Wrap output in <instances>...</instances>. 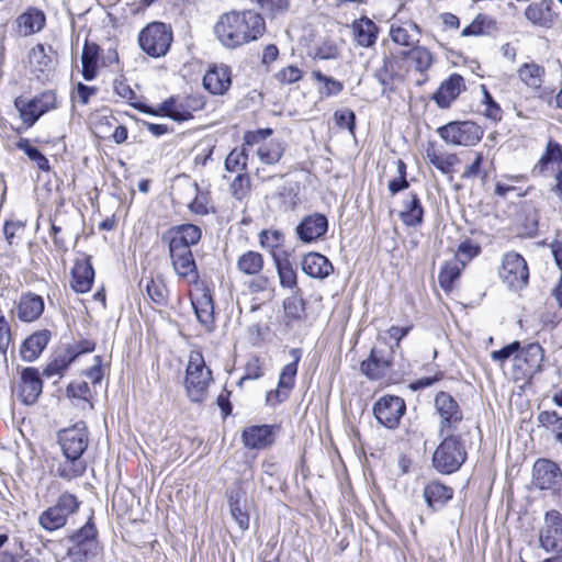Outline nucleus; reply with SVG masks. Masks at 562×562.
Wrapping results in <instances>:
<instances>
[{"label":"nucleus","mask_w":562,"mask_h":562,"mask_svg":"<svg viewBox=\"0 0 562 562\" xmlns=\"http://www.w3.org/2000/svg\"><path fill=\"white\" fill-rule=\"evenodd\" d=\"M497 22L486 15L477 14L471 24L465 26L461 35L462 36H480V35H492L497 32Z\"/></svg>","instance_id":"nucleus-42"},{"label":"nucleus","mask_w":562,"mask_h":562,"mask_svg":"<svg viewBox=\"0 0 562 562\" xmlns=\"http://www.w3.org/2000/svg\"><path fill=\"white\" fill-rule=\"evenodd\" d=\"M279 199L284 210H293L299 203V186L295 183H286L281 187Z\"/></svg>","instance_id":"nucleus-58"},{"label":"nucleus","mask_w":562,"mask_h":562,"mask_svg":"<svg viewBox=\"0 0 562 562\" xmlns=\"http://www.w3.org/2000/svg\"><path fill=\"white\" fill-rule=\"evenodd\" d=\"M16 148L22 150L30 160L35 162L38 169L42 171L49 170L48 159L36 147L32 146L27 138L19 139Z\"/></svg>","instance_id":"nucleus-52"},{"label":"nucleus","mask_w":562,"mask_h":562,"mask_svg":"<svg viewBox=\"0 0 562 562\" xmlns=\"http://www.w3.org/2000/svg\"><path fill=\"white\" fill-rule=\"evenodd\" d=\"M481 90L483 93L482 104L484 106L483 114L493 122L502 120V109L497 102L493 99L487 88L482 85Z\"/></svg>","instance_id":"nucleus-56"},{"label":"nucleus","mask_w":562,"mask_h":562,"mask_svg":"<svg viewBox=\"0 0 562 562\" xmlns=\"http://www.w3.org/2000/svg\"><path fill=\"white\" fill-rule=\"evenodd\" d=\"M56 94L52 90L42 92L27 102L16 99L14 104L19 110L20 117L26 127L33 126L45 113L56 108Z\"/></svg>","instance_id":"nucleus-9"},{"label":"nucleus","mask_w":562,"mask_h":562,"mask_svg":"<svg viewBox=\"0 0 562 562\" xmlns=\"http://www.w3.org/2000/svg\"><path fill=\"white\" fill-rule=\"evenodd\" d=\"M16 29L22 36H29L42 31L46 23L43 11L31 8L20 14L16 19Z\"/></svg>","instance_id":"nucleus-30"},{"label":"nucleus","mask_w":562,"mask_h":562,"mask_svg":"<svg viewBox=\"0 0 562 562\" xmlns=\"http://www.w3.org/2000/svg\"><path fill=\"white\" fill-rule=\"evenodd\" d=\"M463 267L456 260L448 261L440 270L438 276L439 285L449 292L453 288L454 281L460 277Z\"/></svg>","instance_id":"nucleus-51"},{"label":"nucleus","mask_w":562,"mask_h":562,"mask_svg":"<svg viewBox=\"0 0 562 562\" xmlns=\"http://www.w3.org/2000/svg\"><path fill=\"white\" fill-rule=\"evenodd\" d=\"M71 288L77 293L90 291L94 279V270L89 260L77 261L71 270Z\"/></svg>","instance_id":"nucleus-32"},{"label":"nucleus","mask_w":562,"mask_h":562,"mask_svg":"<svg viewBox=\"0 0 562 562\" xmlns=\"http://www.w3.org/2000/svg\"><path fill=\"white\" fill-rule=\"evenodd\" d=\"M562 162V145L558 142L550 139L547 144L544 153L541 155L539 161L535 166V171L539 175L547 177L549 173L550 165H560Z\"/></svg>","instance_id":"nucleus-40"},{"label":"nucleus","mask_w":562,"mask_h":562,"mask_svg":"<svg viewBox=\"0 0 562 562\" xmlns=\"http://www.w3.org/2000/svg\"><path fill=\"white\" fill-rule=\"evenodd\" d=\"M172 42L170 26L162 22H153L144 27L138 35L140 48L149 56L158 58L165 56Z\"/></svg>","instance_id":"nucleus-6"},{"label":"nucleus","mask_w":562,"mask_h":562,"mask_svg":"<svg viewBox=\"0 0 562 562\" xmlns=\"http://www.w3.org/2000/svg\"><path fill=\"white\" fill-rule=\"evenodd\" d=\"M424 496L429 507L441 508L453 496V490L439 482H430L424 490Z\"/></svg>","instance_id":"nucleus-38"},{"label":"nucleus","mask_w":562,"mask_h":562,"mask_svg":"<svg viewBox=\"0 0 562 562\" xmlns=\"http://www.w3.org/2000/svg\"><path fill=\"white\" fill-rule=\"evenodd\" d=\"M52 334L42 329L30 335L20 348L21 358L26 362L35 361L49 342Z\"/></svg>","instance_id":"nucleus-26"},{"label":"nucleus","mask_w":562,"mask_h":562,"mask_svg":"<svg viewBox=\"0 0 562 562\" xmlns=\"http://www.w3.org/2000/svg\"><path fill=\"white\" fill-rule=\"evenodd\" d=\"M391 351L386 347L372 348L370 356L361 363V371L371 380H378L385 375L391 366Z\"/></svg>","instance_id":"nucleus-20"},{"label":"nucleus","mask_w":562,"mask_h":562,"mask_svg":"<svg viewBox=\"0 0 562 562\" xmlns=\"http://www.w3.org/2000/svg\"><path fill=\"white\" fill-rule=\"evenodd\" d=\"M283 308L289 321H302L305 318V303L297 294L286 297L283 302Z\"/></svg>","instance_id":"nucleus-54"},{"label":"nucleus","mask_w":562,"mask_h":562,"mask_svg":"<svg viewBox=\"0 0 562 562\" xmlns=\"http://www.w3.org/2000/svg\"><path fill=\"white\" fill-rule=\"evenodd\" d=\"M397 176L389 182V190L392 195L408 188L409 183L406 179V164L398 159L395 162Z\"/></svg>","instance_id":"nucleus-59"},{"label":"nucleus","mask_w":562,"mask_h":562,"mask_svg":"<svg viewBox=\"0 0 562 562\" xmlns=\"http://www.w3.org/2000/svg\"><path fill=\"white\" fill-rule=\"evenodd\" d=\"M201 235V229L196 225L183 224L170 228L164 238L168 240L169 246L191 249V246L199 243Z\"/></svg>","instance_id":"nucleus-22"},{"label":"nucleus","mask_w":562,"mask_h":562,"mask_svg":"<svg viewBox=\"0 0 562 562\" xmlns=\"http://www.w3.org/2000/svg\"><path fill=\"white\" fill-rule=\"evenodd\" d=\"M188 189L194 194V199L188 204L190 211L198 215H206L209 213V200L206 194L200 192L196 182L188 183Z\"/></svg>","instance_id":"nucleus-55"},{"label":"nucleus","mask_w":562,"mask_h":562,"mask_svg":"<svg viewBox=\"0 0 562 562\" xmlns=\"http://www.w3.org/2000/svg\"><path fill=\"white\" fill-rule=\"evenodd\" d=\"M405 411L404 400L393 395L381 397L373 406V414L376 420L389 429H394L398 426Z\"/></svg>","instance_id":"nucleus-14"},{"label":"nucleus","mask_w":562,"mask_h":562,"mask_svg":"<svg viewBox=\"0 0 562 562\" xmlns=\"http://www.w3.org/2000/svg\"><path fill=\"white\" fill-rule=\"evenodd\" d=\"M389 35L394 44L412 48L418 45L422 29L411 20L398 23L394 21L390 25Z\"/></svg>","instance_id":"nucleus-18"},{"label":"nucleus","mask_w":562,"mask_h":562,"mask_svg":"<svg viewBox=\"0 0 562 562\" xmlns=\"http://www.w3.org/2000/svg\"><path fill=\"white\" fill-rule=\"evenodd\" d=\"M334 120L339 128H347L351 134H355L356 114L350 109L337 110L334 113Z\"/></svg>","instance_id":"nucleus-62"},{"label":"nucleus","mask_w":562,"mask_h":562,"mask_svg":"<svg viewBox=\"0 0 562 562\" xmlns=\"http://www.w3.org/2000/svg\"><path fill=\"white\" fill-rule=\"evenodd\" d=\"M58 442L65 461L58 464L56 474L68 481L81 476L87 470V463L82 459V454L89 445L86 424L80 422L59 431Z\"/></svg>","instance_id":"nucleus-2"},{"label":"nucleus","mask_w":562,"mask_h":562,"mask_svg":"<svg viewBox=\"0 0 562 562\" xmlns=\"http://www.w3.org/2000/svg\"><path fill=\"white\" fill-rule=\"evenodd\" d=\"M499 277L509 289L525 288L529 280V270L524 257L517 252L504 255Z\"/></svg>","instance_id":"nucleus-10"},{"label":"nucleus","mask_w":562,"mask_h":562,"mask_svg":"<svg viewBox=\"0 0 562 562\" xmlns=\"http://www.w3.org/2000/svg\"><path fill=\"white\" fill-rule=\"evenodd\" d=\"M540 547L547 552L562 553V514L551 509L546 513L539 531Z\"/></svg>","instance_id":"nucleus-12"},{"label":"nucleus","mask_w":562,"mask_h":562,"mask_svg":"<svg viewBox=\"0 0 562 562\" xmlns=\"http://www.w3.org/2000/svg\"><path fill=\"white\" fill-rule=\"evenodd\" d=\"M560 475V468L553 461L539 459L533 464L532 481L540 490L551 488L558 482Z\"/></svg>","instance_id":"nucleus-24"},{"label":"nucleus","mask_w":562,"mask_h":562,"mask_svg":"<svg viewBox=\"0 0 562 562\" xmlns=\"http://www.w3.org/2000/svg\"><path fill=\"white\" fill-rule=\"evenodd\" d=\"M80 502L68 492L63 493L55 505L45 509L38 517V524L47 531H55L63 528L68 518L78 512Z\"/></svg>","instance_id":"nucleus-5"},{"label":"nucleus","mask_w":562,"mask_h":562,"mask_svg":"<svg viewBox=\"0 0 562 562\" xmlns=\"http://www.w3.org/2000/svg\"><path fill=\"white\" fill-rule=\"evenodd\" d=\"M400 216L407 226H417L423 222L424 209L416 193H408L407 198L403 201V210Z\"/></svg>","instance_id":"nucleus-36"},{"label":"nucleus","mask_w":562,"mask_h":562,"mask_svg":"<svg viewBox=\"0 0 562 562\" xmlns=\"http://www.w3.org/2000/svg\"><path fill=\"white\" fill-rule=\"evenodd\" d=\"M432 454V467L442 474L457 472L467 460V450L460 438L453 434H445Z\"/></svg>","instance_id":"nucleus-3"},{"label":"nucleus","mask_w":562,"mask_h":562,"mask_svg":"<svg viewBox=\"0 0 562 562\" xmlns=\"http://www.w3.org/2000/svg\"><path fill=\"white\" fill-rule=\"evenodd\" d=\"M516 359L518 366H520V362H524L526 364L525 372L527 374L533 375L541 371V366L543 361V349L537 342L528 344L516 356Z\"/></svg>","instance_id":"nucleus-34"},{"label":"nucleus","mask_w":562,"mask_h":562,"mask_svg":"<svg viewBox=\"0 0 562 562\" xmlns=\"http://www.w3.org/2000/svg\"><path fill=\"white\" fill-rule=\"evenodd\" d=\"M99 54V45L93 42L86 41L81 54V74L87 81H91L97 77Z\"/></svg>","instance_id":"nucleus-37"},{"label":"nucleus","mask_w":562,"mask_h":562,"mask_svg":"<svg viewBox=\"0 0 562 562\" xmlns=\"http://www.w3.org/2000/svg\"><path fill=\"white\" fill-rule=\"evenodd\" d=\"M312 76L318 82L324 83V87L321 92H322V94H324L326 97L337 95L344 89L342 82L334 79L333 77L325 76L319 70H314L312 72Z\"/></svg>","instance_id":"nucleus-57"},{"label":"nucleus","mask_w":562,"mask_h":562,"mask_svg":"<svg viewBox=\"0 0 562 562\" xmlns=\"http://www.w3.org/2000/svg\"><path fill=\"white\" fill-rule=\"evenodd\" d=\"M57 64V52L50 45L40 43L27 53L29 69L38 80H47Z\"/></svg>","instance_id":"nucleus-11"},{"label":"nucleus","mask_w":562,"mask_h":562,"mask_svg":"<svg viewBox=\"0 0 562 562\" xmlns=\"http://www.w3.org/2000/svg\"><path fill=\"white\" fill-rule=\"evenodd\" d=\"M69 541L71 546L68 548V557L71 562H88L100 551L97 529L90 521L74 533Z\"/></svg>","instance_id":"nucleus-7"},{"label":"nucleus","mask_w":562,"mask_h":562,"mask_svg":"<svg viewBox=\"0 0 562 562\" xmlns=\"http://www.w3.org/2000/svg\"><path fill=\"white\" fill-rule=\"evenodd\" d=\"M480 250L479 245L467 239L459 245L454 260L461 263L462 267H465L467 262L480 254Z\"/></svg>","instance_id":"nucleus-60"},{"label":"nucleus","mask_w":562,"mask_h":562,"mask_svg":"<svg viewBox=\"0 0 562 562\" xmlns=\"http://www.w3.org/2000/svg\"><path fill=\"white\" fill-rule=\"evenodd\" d=\"M212 381V371L205 366L200 351H192L189 357L186 375V390L193 402H202L206 396L207 387Z\"/></svg>","instance_id":"nucleus-4"},{"label":"nucleus","mask_w":562,"mask_h":562,"mask_svg":"<svg viewBox=\"0 0 562 562\" xmlns=\"http://www.w3.org/2000/svg\"><path fill=\"white\" fill-rule=\"evenodd\" d=\"M403 59H408L411 66L424 75L434 64L432 53L425 46L416 45L402 53Z\"/></svg>","instance_id":"nucleus-35"},{"label":"nucleus","mask_w":562,"mask_h":562,"mask_svg":"<svg viewBox=\"0 0 562 562\" xmlns=\"http://www.w3.org/2000/svg\"><path fill=\"white\" fill-rule=\"evenodd\" d=\"M77 358V355L72 350H64L57 353L52 361L44 368L43 374L46 378L54 375H60L70 366V363Z\"/></svg>","instance_id":"nucleus-46"},{"label":"nucleus","mask_w":562,"mask_h":562,"mask_svg":"<svg viewBox=\"0 0 562 562\" xmlns=\"http://www.w3.org/2000/svg\"><path fill=\"white\" fill-rule=\"evenodd\" d=\"M289 353L292 361L283 367L279 376L278 389L267 394V401L272 404L283 402L289 396V393L295 383L297 366L302 357V349L292 348Z\"/></svg>","instance_id":"nucleus-15"},{"label":"nucleus","mask_w":562,"mask_h":562,"mask_svg":"<svg viewBox=\"0 0 562 562\" xmlns=\"http://www.w3.org/2000/svg\"><path fill=\"white\" fill-rule=\"evenodd\" d=\"M302 270L312 278L325 279L334 271V267L324 255L310 252L303 257Z\"/></svg>","instance_id":"nucleus-29"},{"label":"nucleus","mask_w":562,"mask_h":562,"mask_svg":"<svg viewBox=\"0 0 562 562\" xmlns=\"http://www.w3.org/2000/svg\"><path fill=\"white\" fill-rule=\"evenodd\" d=\"M551 7L552 0H542L541 2L531 3L526 8L525 16L535 25L551 27L554 20Z\"/></svg>","instance_id":"nucleus-33"},{"label":"nucleus","mask_w":562,"mask_h":562,"mask_svg":"<svg viewBox=\"0 0 562 562\" xmlns=\"http://www.w3.org/2000/svg\"><path fill=\"white\" fill-rule=\"evenodd\" d=\"M169 256L176 273L191 282L198 279L196 266L190 248L169 246Z\"/></svg>","instance_id":"nucleus-19"},{"label":"nucleus","mask_w":562,"mask_h":562,"mask_svg":"<svg viewBox=\"0 0 562 562\" xmlns=\"http://www.w3.org/2000/svg\"><path fill=\"white\" fill-rule=\"evenodd\" d=\"M263 263L265 260L261 254L248 250L238 257L236 267L245 276H257L263 269Z\"/></svg>","instance_id":"nucleus-43"},{"label":"nucleus","mask_w":562,"mask_h":562,"mask_svg":"<svg viewBox=\"0 0 562 562\" xmlns=\"http://www.w3.org/2000/svg\"><path fill=\"white\" fill-rule=\"evenodd\" d=\"M464 89V79L458 74H452L448 79L441 82L438 90L434 93V101L441 109L450 106L461 91Z\"/></svg>","instance_id":"nucleus-23"},{"label":"nucleus","mask_w":562,"mask_h":562,"mask_svg":"<svg viewBox=\"0 0 562 562\" xmlns=\"http://www.w3.org/2000/svg\"><path fill=\"white\" fill-rule=\"evenodd\" d=\"M283 144L276 139L270 140L269 143H263L257 149L259 160L266 165L277 164L283 156Z\"/></svg>","instance_id":"nucleus-48"},{"label":"nucleus","mask_w":562,"mask_h":562,"mask_svg":"<svg viewBox=\"0 0 562 562\" xmlns=\"http://www.w3.org/2000/svg\"><path fill=\"white\" fill-rule=\"evenodd\" d=\"M274 426L254 425L244 429L241 439L248 449H265L274 442Z\"/></svg>","instance_id":"nucleus-21"},{"label":"nucleus","mask_w":562,"mask_h":562,"mask_svg":"<svg viewBox=\"0 0 562 562\" xmlns=\"http://www.w3.org/2000/svg\"><path fill=\"white\" fill-rule=\"evenodd\" d=\"M145 291L148 297L157 305L165 306L168 301V290L162 279H146Z\"/></svg>","instance_id":"nucleus-49"},{"label":"nucleus","mask_w":562,"mask_h":562,"mask_svg":"<svg viewBox=\"0 0 562 562\" xmlns=\"http://www.w3.org/2000/svg\"><path fill=\"white\" fill-rule=\"evenodd\" d=\"M353 41L358 46L370 48L378 40L379 26L368 16H361L351 24Z\"/></svg>","instance_id":"nucleus-25"},{"label":"nucleus","mask_w":562,"mask_h":562,"mask_svg":"<svg viewBox=\"0 0 562 562\" xmlns=\"http://www.w3.org/2000/svg\"><path fill=\"white\" fill-rule=\"evenodd\" d=\"M538 422L553 435L557 442L562 445V415L555 411H543L539 413Z\"/></svg>","instance_id":"nucleus-47"},{"label":"nucleus","mask_w":562,"mask_h":562,"mask_svg":"<svg viewBox=\"0 0 562 562\" xmlns=\"http://www.w3.org/2000/svg\"><path fill=\"white\" fill-rule=\"evenodd\" d=\"M140 111L151 115L162 114L178 122L187 121L192 117L191 111L182 102H179L178 99L172 97L162 102L158 110L144 105Z\"/></svg>","instance_id":"nucleus-28"},{"label":"nucleus","mask_w":562,"mask_h":562,"mask_svg":"<svg viewBox=\"0 0 562 562\" xmlns=\"http://www.w3.org/2000/svg\"><path fill=\"white\" fill-rule=\"evenodd\" d=\"M426 157L436 169L445 175H451L453 166L459 161L456 154L438 153L434 147L427 148Z\"/></svg>","instance_id":"nucleus-44"},{"label":"nucleus","mask_w":562,"mask_h":562,"mask_svg":"<svg viewBox=\"0 0 562 562\" xmlns=\"http://www.w3.org/2000/svg\"><path fill=\"white\" fill-rule=\"evenodd\" d=\"M519 79L530 89L539 90L544 80L546 70L535 61L522 64L517 70Z\"/></svg>","instance_id":"nucleus-39"},{"label":"nucleus","mask_w":562,"mask_h":562,"mask_svg":"<svg viewBox=\"0 0 562 562\" xmlns=\"http://www.w3.org/2000/svg\"><path fill=\"white\" fill-rule=\"evenodd\" d=\"M248 161V154L246 148H234L225 159V169L229 172H239L246 170Z\"/></svg>","instance_id":"nucleus-53"},{"label":"nucleus","mask_w":562,"mask_h":562,"mask_svg":"<svg viewBox=\"0 0 562 562\" xmlns=\"http://www.w3.org/2000/svg\"><path fill=\"white\" fill-rule=\"evenodd\" d=\"M435 406L440 416V435L456 431L463 418L457 401L450 394L439 392L435 397Z\"/></svg>","instance_id":"nucleus-13"},{"label":"nucleus","mask_w":562,"mask_h":562,"mask_svg":"<svg viewBox=\"0 0 562 562\" xmlns=\"http://www.w3.org/2000/svg\"><path fill=\"white\" fill-rule=\"evenodd\" d=\"M213 30L224 47L235 49L260 38L266 32V21L254 10L231 11L220 15Z\"/></svg>","instance_id":"nucleus-1"},{"label":"nucleus","mask_w":562,"mask_h":562,"mask_svg":"<svg viewBox=\"0 0 562 562\" xmlns=\"http://www.w3.org/2000/svg\"><path fill=\"white\" fill-rule=\"evenodd\" d=\"M44 311V301L40 295L27 293L20 297L18 304V317L22 322L37 319Z\"/></svg>","instance_id":"nucleus-31"},{"label":"nucleus","mask_w":562,"mask_h":562,"mask_svg":"<svg viewBox=\"0 0 562 562\" xmlns=\"http://www.w3.org/2000/svg\"><path fill=\"white\" fill-rule=\"evenodd\" d=\"M397 74L395 70V63L392 57L384 56L382 65L375 70L374 78L378 82L383 86L382 92L384 93L387 89L391 90L390 86L396 78Z\"/></svg>","instance_id":"nucleus-50"},{"label":"nucleus","mask_w":562,"mask_h":562,"mask_svg":"<svg viewBox=\"0 0 562 562\" xmlns=\"http://www.w3.org/2000/svg\"><path fill=\"white\" fill-rule=\"evenodd\" d=\"M274 78L282 85L295 83L302 79V70L296 66L290 65L280 69L274 75Z\"/></svg>","instance_id":"nucleus-64"},{"label":"nucleus","mask_w":562,"mask_h":562,"mask_svg":"<svg viewBox=\"0 0 562 562\" xmlns=\"http://www.w3.org/2000/svg\"><path fill=\"white\" fill-rule=\"evenodd\" d=\"M232 83L231 70L227 66H215L203 77L204 88L213 94H223Z\"/></svg>","instance_id":"nucleus-27"},{"label":"nucleus","mask_w":562,"mask_h":562,"mask_svg":"<svg viewBox=\"0 0 562 562\" xmlns=\"http://www.w3.org/2000/svg\"><path fill=\"white\" fill-rule=\"evenodd\" d=\"M43 391V382L36 368L27 367L21 372L18 398L25 405H33Z\"/></svg>","instance_id":"nucleus-16"},{"label":"nucleus","mask_w":562,"mask_h":562,"mask_svg":"<svg viewBox=\"0 0 562 562\" xmlns=\"http://www.w3.org/2000/svg\"><path fill=\"white\" fill-rule=\"evenodd\" d=\"M191 304L194 310L198 321L207 329L211 328L214 322V306L213 300L210 294L203 293L195 299H191Z\"/></svg>","instance_id":"nucleus-41"},{"label":"nucleus","mask_w":562,"mask_h":562,"mask_svg":"<svg viewBox=\"0 0 562 562\" xmlns=\"http://www.w3.org/2000/svg\"><path fill=\"white\" fill-rule=\"evenodd\" d=\"M438 135L452 146H474L483 137V130L471 121L450 122L437 130Z\"/></svg>","instance_id":"nucleus-8"},{"label":"nucleus","mask_w":562,"mask_h":562,"mask_svg":"<svg viewBox=\"0 0 562 562\" xmlns=\"http://www.w3.org/2000/svg\"><path fill=\"white\" fill-rule=\"evenodd\" d=\"M255 278L251 279L247 288L251 294L257 293H266V292H272L273 291V281L271 278L267 276H254Z\"/></svg>","instance_id":"nucleus-63"},{"label":"nucleus","mask_w":562,"mask_h":562,"mask_svg":"<svg viewBox=\"0 0 562 562\" xmlns=\"http://www.w3.org/2000/svg\"><path fill=\"white\" fill-rule=\"evenodd\" d=\"M327 229V217L322 213H313L302 218L295 232L301 241L308 244L321 239Z\"/></svg>","instance_id":"nucleus-17"},{"label":"nucleus","mask_w":562,"mask_h":562,"mask_svg":"<svg viewBox=\"0 0 562 562\" xmlns=\"http://www.w3.org/2000/svg\"><path fill=\"white\" fill-rule=\"evenodd\" d=\"M250 191V179L245 172L238 173L231 183L232 195L236 200H244Z\"/></svg>","instance_id":"nucleus-61"},{"label":"nucleus","mask_w":562,"mask_h":562,"mask_svg":"<svg viewBox=\"0 0 562 562\" xmlns=\"http://www.w3.org/2000/svg\"><path fill=\"white\" fill-rule=\"evenodd\" d=\"M274 262L280 285L290 290H299L296 270L289 259L274 258Z\"/></svg>","instance_id":"nucleus-45"}]
</instances>
